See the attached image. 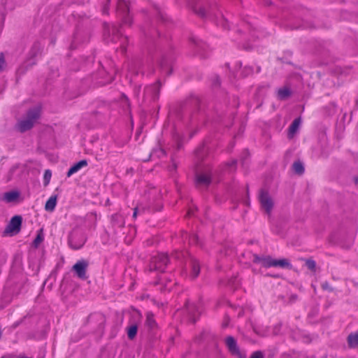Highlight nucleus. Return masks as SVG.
<instances>
[{"label":"nucleus","mask_w":358,"mask_h":358,"mask_svg":"<svg viewBox=\"0 0 358 358\" xmlns=\"http://www.w3.org/2000/svg\"><path fill=\"white\" fill-rule=\"evenodd\" d=\"M291 94V91L287 87L280 88L278 91V98L280 100L287 99Z\"/></svg>","instance_id":"obj_22"},{"label":"nucleus","mask_w":358,"mask_h":358,"mask_svg":"<svg viewBox=\"0 0 358 358\" xmlns=\"http://www.w3.org/2000/svg\"><path fill=\"white\" fill-rule=\"evenodd\" d=\"M117 10L122 18V22L130 25L131 24V19L129 15V6L124 0H118Z\"/></svg>","instance_id":"obj_7"},{"label":"nucleus","mask_w":358,"mask_h":358,"mask_svg":"<svg viewBox=\"0 0 358 358\" xmlns=\"http://www.w3.org/2000/svg\"><path fill=\"white\" fill-rule=\"evenodd\" d=\"M259 201L262 209H263L267 214H270L274 206V202L273 198L267 190L262 189L259 191Z\"/></svg>","instance_id":"obj_3"},{"label":"nucleus","mask_w":358,"mask_h":358,"mask_svg":"<svg viewBox=\"0 0 358 358\" xmlns=\"http://www.w3.org/2000/svg\"><path fill=\"white\" fill-rule=\"evenodd\" d=\"M250 358H264V355L261 351H256L252 354Z\"/></svg>","instance_id":"obj_36"},{"label":"nucleus","mask_w":358,"mask_h":358,"mask_svg":"<svg viewBox=\"0 0 358 358\" xmlns=\"http://www.w3.org/2000/svg\"><path fill=\"white\" fill-rule=\"evenodd\" d=\"M253 70L252 67L245 66L242 71V74L243 76H247L251 73H252Z\"/></svg>","instance_id":"obj_35"},{"label":"nucleus","mask_w":358,"mask_h":358,"mask_svg":"<svg viewBox=\"0 0 358 358\" xmlns=\"http://www.w3.org/2000/svg\"><path fill=\"white\" fill-rule=\"evenodd\" d=\"M238 64H239V67L241 68L242 66V63L240 62Z\"/></svg>","instance_id":"obj_50"},{"label":"nucleus","mask_w":358,"mask_h":358,"mask_svg":"<svg viewBox=\"0 0 358 358\" xmlns=\"http://www.w3.org/2000/svg\"><path fill=\"white\" fill-rule=\"evenodd\" d=\"M139 91H140V87L138 88H137L136 90H135L136 96H138Z\"/></svg>","instance_id":"obj_45"},{"label":"nucleus","mask_w":358,"mask_h":358,"mask_svg":"<svg viewBox=\"0 0 358 358\" xmlns=\"http://www.w3.org/2000/svg\"><path fill=\"white\" fill-rule=\"evenodd\" d=\"M225 344L232 355L237 358H246L245 354L240 350L236 341L233 336H227L225 339Z\"/></svg>","instance_id":"obj_6"},{"label":"nucleus","mask_w":358,"mask_h":358,"mask_svg":"<svg viewBox=\"0 0 358 358\" xmlns=\"http://www.w3.org/2000/svg\"><path fill=\"white\" fill-rule=\"evenodd\" d=\"M41 116V108L35 106L30 108L26 115V117L18 122L17 127L20 132H25L31 129Z\"/></svg>","instance_id":"obj_1"},{"label":"nucleus","mask_w":358,"mask_h":358,"mask_svg":"<svg viewBox=\"0 0 358 358\" xmlns=\"http://www.w3.org/2000/svg\"><path fill=\"white\" fill-rule=\"evenodd\" d=\"M161 66L162 69H164L165 70V69L167 67H169V62L165 59H163V60L161 62Z\"/></svg>","instance_id":"obj_39"},{"label":"nucleus","mask_w":358,"mask_h":358,"mask_svg":"<svg viewBox=\"0 0 358 358\" xmlns=\"http://www.w3.org/2000/svg\"><path fill=\"white\" fill-rule=\"evenodd\" d=\"M355 182H356V183H358V178L356 180Z\"/></svg>","instance_id":"obj_53"},{"label":"nucleus","mask_w":358,"mask_h":358,"mask_svg":"<svg viewBox=\"0 0 358 358\" xmlns=\"http://www.w3.org/2000/svg\"><path fill=\"white\" fill-rule=\"evenodd\" d=\"M112 38L111 41L114 43H117L120 41V48L122 51L124 52L126 51V43L128 41V38L127 36H123L120 34L119 29L115 26L112 27Z\"/></svg>","instance_id":"obj_10"},{"label":"nucleus","mask_w":358,"mask_h":358,"mask_svg":"<svg viewBox=\"0 0 358 358\" xmlns=\"http://www.w3.org/2000/svg\"><path fill=\"white\" fill-rule=\"evenodd\" d=\"M292 166L294 172L297 174L301 175L304 172V167L303 164L299 161L295 162Z\"/></svg>","instance_id":"obj_26"},{"label":"nucleus","mask_w":358,"mask_h":358,"mask_svg":"<svg viewBox=\"0 0 358 358\" xmlns=\"http://www.w3.org/2000/svg\"><path fill=\"white\" fill-rule=\"evenodd\" d=\"M192 214V210H189L188 213H187V215H190Z\"/></svg>","instance_id":"obj_48"},{"label":"nucleus","mask_w":358,"mask_h":358,"mask_svg":"<svg viewBox=\"0 0 358 358\" xmlns=\"http://www.w3.org/2000/svg\"><path fill=\"white\" fill-rule=\"evenodd\" d=\"M329 242L334 243V240H333V236H331L330 238H329Z\"/></svg>","instance_id":"obj_47"},{"label":"nucleus","mask_w":358,"mask_h":358,"mask_svg":"<svg viewBox=\"0 0 358 358\" xmlns=\"http://www.w3.org/2000/svg\"><path fill=\"white\" fill-rule=\"evenodd\" d=\"M220 78L216 76L215 78V79L213 80V85L218 86V85H220Z\"/></svg>","instance_id":"obj_41"},{"label":"nucleus","mask_w":358,"mask_h":358,"mask_svg":"<svg viewBox=\"0 0 358 358\" xmlns=\"http://www.w3.org/2000/svg\"><path fill=\"white\" fill-rule=\"evenodd\" d=\"M87 165V162L85 159L81 160L78 163L75 164L72 166L69 170L68 171L66 176L67 177L71 176L73 173L78 172L81 168L86 166Z\"/></svg>","instance_id":"obj_15"},{"label":"nucleus","mask_w":358,"mask_h":358,"mask_svg":"<svg viewBox=\"0 0 358 358\" xmlns=\"http://www.w3.org/2000/svg\"><path fill=\"white\" fill-rule=\"evenodd\" d=\"M40 50H41V47H40L39 44L35 43L33 45V47L31 50V52H30V55H31V57H36L38 55V53H39Z\"/></svg>","instance_id":"obj_29"},{"label":"nucleus","mask_w":358,"mask_h":358,"mask_svg":"<svg viewBox=\"0 0 358 358\" xmlns=\"http://www.w3.org/2000/svg\"><path fill=\"white\" fill-rule=\"evenodd\" d=\"M180 255H181V253H180V252H176V255H175L176 258L179 259V258H180Z\"/></svg>","instance_id":"obj_46"},{"label":"nucleus","mask_w":358,"mask_h":358,"mask_svg":"<svg viewBox=\"0 0 358 358\" xmlns=\"http://www.w3.org/2000/svg\"><path fill=\"white\" fill-rule=\"evenodd\" d=\"M185 235L186 238H189V244H199V237L196 234H192L190 236H188L186 232L182 233V236Z\"/></svg>","instance_id":"obj_28"},{"label":"nucleus","mask_w":358,"mask_h":358,"mask_svg":"<svg viewBox=\"0 0 358 358\" xmlns=\"http://www.w3.org/2000/svg\"><path fill=\"white\" fill-rule=\"evenodd\" d=\"M89 263L87 261L82 259L78 261L72 267V270L75 271L78 278L82 280H86L87 278V268L88 267Z\"/></svg>","instance_id":"obj_9"},{"label":"nucleus","mask_w":358,"mask_h":358,"mask_svg":"<svg viewBox=\"0 0 358 358\" xmlns=\"http://www.w3.org/2000/svg\"><path fill=\"white\" fill-rule=\"evenodd\" d=\"M189 6L194 11L195 13L203 17L206 15V10L201 6L198 5L196 0H192L189 2Z\"/></svg>","instance_id":"obj_14"},{"label":"nucleus","mask_w":358,"mask_h":358,"mask_svg":"<svg viewBox=\"0 0 358 358\" xmlns=\"http://www.w3.org/2000/svg\"><path fill=\"white\" fill-rule=\"evenodd\" d=\"M6 67V61L3 53H0V73L3 71Z\"/></svg>","instance_id":"obj_34"},{"label":"nucleus","mask_w":358,"mask_h":358,"mask_svg":"<svg viewBox=\"0 0 358 358\" xmlns=\"http://www.w3.org/2000/svg\"><path fill=\"white\" fill-rule=\"evenodd\" d=\"M2 358H3V357H2Z\"/></svg>","instance_id":"obj_56"},{"label":"nucleus","mask_w":358,"mask_h":358,"mask_svg":"<svg viewBox=\"0 0 358 358\" xmlns=\"http://www.w3.org/2000/svg\"><path fill=\"white\" fill-rule=\"evenodd\" d=\"M86 241L83 234L78 232L72 233L69 237V244L73 250L81 248Z\"/></svg>","instance_id":"obj_8"},{"label":"nucleus","mask_w":358,"mask_h":358,"mask_svg":"<svg viewBox=\"0 0 358 358\" xmlns=\"http://www.w3.org/2000/svg\"><path fill=\"white\" fill-rule=\"evenodd\" d=\"M145 210L144 208H140L139 207H136L134 210L133 217L136 218L137 214Z\"/></svg>","instance_id":"obj_37"},{"label":"nucleus","mask_w":358,"mask_h":358,"mask_svg":"<svg viewBox=\"0 0 358 358\" xmlns=\"http://www.w3.org/2000/svg\"><path fill=\"white\" fill-rule=\"evenodd\" d=\"M112 223L115 227L121 228L124 224V220L120 214H115L112 216Z\"/></svg>","instance_id":"obj_20"},{"label":"nucleus","mask_w":358,"mask_h":358,"mask_svg":"<svg viewBox=\"0 0 358 358\" xmlns=\"http://www.w3.org/2000/svg\"><path fill=\"white\" fill-rule=\"evenodd\" d=\"M356 286H358V282L355 284Z\"/></svg>","instance_id":"obj_54"},{"label":"nucleus","mask_w":358,"mask_h":358,"mask_svg":"<svg viewBox=\"0 0 358 358\" xmlns=\"http://www.w3.org/2000/svg\"><path fill=\"white\" fill-rule=\"evenodd\" d=\"M255 262L261 263L262 265L264 267H270V266H273V262H274V259L270 257L260 258L257 256H255Z\"/></svg>","instance_id":"obj_18"},{"label":"nucleus","mask_w":358,"mask_h":358,"mask_svg":"<svg viewBox=\"0 0 358 358\" xmlns=\"http://www.w3.org/2000/svg\"><path fill=\"white\" fill-rule=\"evenodd\" d=\"M273 266H279L281 268H291L292 265L289 262V261L286 259H274V262H273Z\"/></svg>","instance_id":"obj_23"},{"label":"nucleus","mask_w":358,"mask_h":358,"mask_svg":"<svg viewBox=\"0 0 358 358\" xmlns=\"http://www.w3.org/2000/svg\"><path fill=\"white\" fill-rule=\"evenodd\" d=\"M171 71L170 70V71L168 72V74H171Z\"/></svg>","instance_id":"obj_52"},{"label":"nucleus","mask_w":358,"mask_h":358,"mask_svg":"<svg viewBox=\"0 0 358 358\" xmlns=\"http://www.w3.org/2000/svg\"><path fill=\"white\" fill-rule=\"evenodd\" d=\"M108 8L107 6H104V7L103 8V13H108Z\"/></svg>","instance_id":"obj_44"},{"label":"nucleus","mask_w":358,"mask_h":358,"mask_svg":"<svg viewBox=\"0 0 358 358\" xmlns=\"http://www.w3.org/2000/svg\"><path fill=\"white\" fill-rule=\"evenodd\" d=\"M35 64V62H31V65H33V64Z\"/></svg>","instance_id":"obj_51"},{"label":"nucleus","mask_w":358,"mask_h":358,"mask_svg":"<svg viewBox=\"0 0 358 358\" xmlns=\"http://www.w3.org/2000/svg\"><path fill=\"white\" fill-rule=\"evenodd\" d=\"M186 308L191 322L195 323L196 321V313L199 314L198 307L193 303L187 302Z\"/></svg>","instance_id":"obj_12"},{"label":"nucleus","mask_w":358,"mask_h":358,"mask_svg":"<svg viewBox=\"0 0 358 358\" xmlns=\"http://www.w3.org/2000/svg\"><path fill=\"white\" fill-rule=\"evenodd\" d=\"M190 40L194 45L195 52L197 55H199L201 57H204L202 52L203 50H205V49H206V43H203L202 41L197 39L196 38H192Z\"/></svg>","instance_id":"obj_13"},{"label":"nucleus","mask_w":358,"mask_h":358,"mask_svg":"<svg viewBox=\"0 0 358 358\" xmlns=\"http://www.w3.org/2000/svg\"><path fill=\"white\" fill-rule=\"evenodd\" d=\"M204 150L203 148H199L196 150V155L199 159L201 155L203 153Z\"/></svg>","instance_id":"obj_40"},{"label":"nucleus","mask_w":358,"mask_h":358,"mask_svg":"<svg viewBox=\"0 0 358 358\" xmlns=\"http://www.w3.org/2000/svg\"><path fill=\"white\" fill-rule=\"evenodd\" d=\"M168 262L169 259L166 254H159L152 257L150 264V270L164 272Z\"/></svg>","instance_id":"obj_2"},{"label":"nucleus","mask_w":358,"mask_h":358,"mask_svg":"<svg viewBox=\"0 0 358 358\" xmlns=\"http://www.w3.org/2000/svg\"><path fill=\"white\" fill-rule=\"evenodd\" d=\"M322 287L323 289H328L330 292L333 291V289L329 286V284L327 282H324L322 284Z\"/></svg>","instance_id":"obj_38"},{"label":"nucleus","mask_w":358,"mask_h":358,"mask_svg":"<svg viewBox=\"0 0 358 358\" xmlns=\"http://www.w3.org/2000/svg\"><path fill=\"white\" fill-rule=\"evenodd\" d=\"M57 196H51L49 199L46 201L45 205V209L47 211L52 212L55 210L57 204Z\"/></svg>","instance_id":"obj_19"},{"label":"nucleus","mask_w":358,"mask_h":358,"mask_svg":"<svg viewBox=\"0 0 358 358\" xmlns=\"http://www.w3.org/2000/svg\"><path fill=\"white\" fill-rule=\"evenodd\" d=\"M138 327L136 324L130 326L127 329V336L130 340L134 339L137 334Z\"/></svg>","instance_id":"obj_25"},{"label":"nucleus","mask_w":358,"mask_h":358,"mask_svg":"<svg viewBox=\"0 0 358 358\" xmlns=\"http://www.w3.org/2000/svg\"><path fill=\"white\" fill-rule=\"evenodd\" d=\"M20 196V193L17 191H10L4 194V199L8 202H13Z\"/></svg>","instance_id":"obj_21"},{"label":"nucleus","mask_w":358,"mask_h":358,"mask_svg":"<svg viewBox=\"0 0 358 358\" xmlns=\"http://www.w3.org/2000/svg\"><path fill=\"white\" fill-rule=\"evenodd\" d=\"M146 324L151 329L155 327V321L154 315L151 313H148L146 316Z\"/></svg>","instance_id":"obj_27"},{"label":"nucleus","mask_w":358,"mask_h":358,"mask_svg":"<svg viewBox=\"0 0 358 358\" xmlns=\"http://www.w3.org/2000/svg\"><path fill=\"white\" fill-rule=\"evenodd\" d=\"M151 155H156L157 157H161L165 155V151L162 148H155L153 150L152 152L150 154Z\"/></svg>","instance_id":"obj_30"},{"label":"nucleus","mask_w":358,"mask_h":358,"mask_svg":"<svg viewBox=\"0 0 358 358\" xmlns=\"http://www.w3.org/2000/svg\"><path fill=\"white\" fill-rule=\"evenodd\" d=\"M297 299V295L296 294H292L290 296L289 301L291 302H293Z\"/></svg>","instance_id":"obj_42"},{"label":"nucleus","mask_w":358,"mask_h":358,"mask_svg":"<svg viewBox=\"0 0 358 358\" xmlns=\"http://www.w3.org/2000/svg\"><path fill=\"white\" fill-rule=\"evenodd\" d=\"M22 218L20 215H15L13 217L6 226L4 234L10 235L17 234L21 229Z\"/></svg>","instance_id":"obj_4"},{"label":"nucleus","mask_w":358,"mask_h":358,"mask_svg":"<svg viewBox=\"0 0 358 358\" xmlns=\"http://www.w3.org/2000/svg\"><path fill=\"white\" fill-rule=\"evenodd\" d=\"M306 265L308 269L315 271L316 268V263L314 260L308 259L306 261Z\"/></svg>","instance_id":"obj_31"},{"label":"nucleus","mask_w":358,"mask_h":358,"mask_svg":"<svg viewBox=\"0 0 358 358\" xmlns=\"http://www.w3.org/2000/svg\"><path fill=\"white\" fill-rule=\"evenodd\" d=\"M236 160L234 159L230 163L228 164L229 166H235L236 164Z\"/></svg>","instance_id":"obj_43"},{"label":"nucleus","mask_w":358,"mask_h":358,"mask_svg":"<svg viewBox=\"0 0 358 358\" xmlns=\"http://www.w3.org/2000/svg\"><path fill=\"white\" fill-rule=\"evenodd\" d=\"M211 182V170L206 168L196 175V184L198 187H208Z\"/></svg>","instance_id":"obj_5"},{"label":"nucleus","mask_w":358,"mask_h":358,"mask_svg":"<svg viewBox=\"0 0 358 358\" xmlns=\"http://www.w3.org/2000/svg\"><path fill=\"white\" fill-rule=\"evenodd\" d=\"M43 236L41 234H38L33 241V245L37 248L39 244L43 241Z\"/></svg>","instance_id":"obj_32"},{"label":"nucleus","mask_w":358,"mask_h":358,"mask_svg":"<svg viewBox=\"0 0 358 358\" xmlns=\"http://www.w3.org/2000/svg\"><path fill=\"white\" fill-rule=\"evenodd\" d=\"M191 264V277L192 278H196L200 273V265L196 259L192 258L190 259Z\"/></svg>","instance_id":"obj_17"},{"label":"nucleus","mask_w":358,"mask_h":358,"mask_svg":"<svg viewBox=\"0 0 358 358\" xmlns=\"http://www.w3.org/2000/svg\"><path fill=\"white\" fill-rule=\"evenodd\" d=\"M108 1H110V0H108Z\"/></svg>","instance_id":"obj_55"},{"label":"nucleus","mask_w":358,"mask_h":358,"mask_svg":"<svg viewBox=\"0 0 358 358\" xmlns=\"http://www.w3.org/2000/svg\"><path fill=\"white\" fill-rule=\"evenodd\" d=\"M348 345L351 348L358 346V334H350L348 337Z\"/></svg>","instance_id":"obj_24"},{"label":"nucleus","mask_w":358,"mask_h":358,"mask_svg":"<svg viewBox=\"0 0 358 358\" xmlns=\"http://www.w3.org/2000/svg\"><path fill=\"white\" fill-rule=\"evenodd\" d=\"M51 176H52V173L50 170H46L44 173V182H45V185H47L49 182H50V178H51Z\"/></svg>","instance_id":"obj_33"},{"label":"nucleus","mask_w":358,"mask_h":358,"mask_svg":"<svg viewBox=\"0 0 358 358\" xmlns=\"http://www.w3.org/2000/svg\"><path fill=\"white\" fill-rule=\"evenodd\" d=\"M160 83H157L146 87L144 90L145 96H152L153 99L157 98L159 94Z\"/></svg>","instance_id":"obj_11"},{"label":"nucleus","mask_w":358,"mask_h":358,"mask_svg":"<svg viewBox=\"0 0 358 358\" xmlns=\"http://www.w3.org/2000/svg\"><path fill=\"white\" fill-rule=\"evenodd\" d=\"M301 124V118H296L289 127L288 138H292L298 131Z\"/></svg>","instance_id":"obj_16"},{"label":"nucleus","mask_w":358,"mask_h":358,"mask_svg":"<svg viewBox=\"0 0 358 358\" xmlns=\"http://www.w3.org/2000/svg\"><path fill=\"white\" fill-rule=\"evenodd\" d=\"M259 71H260V67H259V66H258V67H257V72H259Z\"/></svg>","instance_id":"obj_49"}]
</instances>
